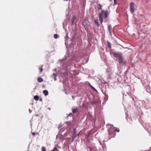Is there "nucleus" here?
Masks as SVG:
<instances>
[{"label":"nucleus","instance_id":"nucleus-1","mask_svg":"<svg viewBox=\"0 0 151 151\" xmlns=\"http://www.w3.org/2000/svg\"><path fill=\"white\" fill-rule=\"evenodd\" d=\"M83 24L86 30L88 29L90 27V22L87 20L86 19H85L83 22Z\"/></svg>","mask_w":151,"mask_h":151},{"label":"nucleus","instance_id":"nucleus-2","mask_svg":"<svg viewBox=\"0 0 151 151\" xmlns=\"http://www.w3.org/2000/svg\"><path fill=\"white\" fill-rule=\"evenodd\" d=\"M109 14L107 10L104 11L102 10L101 13H100L99 16L101 15L102 17L104 19L107 18L108 15Z\"/></svg>","mask_w":151,"mask_h":151},{"label":"nucleus","instance_id":"nucleus-3","mask_svg":"<svg viewBox=\"0 0 151 151\" xmlns=\"http://www.w3.org/2000/svg\"><path fill=\"white\" fill-rule=\"evenodd\" d=\"M130 11L132 13H134L135 11L134 4L133 2H132L130 4Z\"/></svg>","mask_w":151,"mask_h":151},{"label":"nucleus","instance_id":"nucleus-4","mask_svg":"<svg viewBox=\"0 0 151 151\" xmlns=\"http://www.w3.org/2000/svg\"><path fill=\"white\" fill-rule=\"evenodd\" d=\"M112 53L114 57L118 58V59L122 56V54L119 53H118L113 52Z\"/></svg>","mask_w":151,"mask_h":151},{"label":"nucleus","instance_id":"nucleus-5","mask_svg":"<svg viewBox=\"0 0 151 151\" xmlns=\"http://www.w3.org/2000/svg\"><path fill=\"white\" fill-rule=\"evenodd\" d=\"M119 61V63L122 64V65H124L125 64V62L123 60V59L122 56L118 59Z\"/></svg>","mask_w":151,"mask_h":151},{"label":"nucleus","instance_id":"nucleus-6","mask_svg":"<svg viewBox=\"0 0 151 151\" xmlns=\"http://www.w3.org/2000/svg\"><path fill=\"white\" fill-rule=\"evenodd\" d=\"M87 83L89 85V86H90L91 88H92V89H93V90L95 91H97V90L94 87H93L91 84L90 83L88 82H87Z\"/></svg>","mask_w":151,"mask_h":151},{"label":"nucleus","instance_id":"nucleus-7","mask_svg":"<svg viewBox=\"0 0 151 151\" xmlns=\"http://www.w3.org/2000/svg\"><path fill=\"white\" fill-rule=\"evenodd\" d=\"M108 29L109 32V33L110 35L112 34L111 29L112 27L111 25H109L108 26Z\"/></svg>","mask_w":151,"mask_h":151},{"label":"nucleus","instance_id":"nucleus-8","mask_svg":"<svg viewBox=\"0 0 151 151\" xmlns=\"http://www.w3.org/2000/svg\"><path fill=\"white\" fill-rule=\"evenodd\" d=\"M76 19V17L75 16H73L72 19V23L71 24L73 25L74 22V21Z\"/></svg>","mask_w":151,"mask_h":151},{"label":"nucleus","instance_id":"nucleus-9","mask_svg":"<svg viewBox=\"0 0 151 151\" xmlns=\"http://www.w3.org/2000/svg\"><path fill=\"white\" fill-rule=\"evenodd\" d=\"M43 93L45 96H47L48 94V91L46 90H44Z\"/></svg>","mask_w":151,"mask_h":151},{"label":"nucleus","instance_id":"nucleus-10","mask_svg":"<svg viewBox=\"0 0 151 151\" xmlns=\"http://www.w3.org/2000/svg\"><path fill=\"white\" fill-rule=\"evenodd\" d=\"M107 43L108 44V47L109 48H111V44L110 42L108 41H107Z\"/></svg>","mask_w":151,"mask_h":151},{"label":"nucleus","instance_id":"nucleus-11","mask_svg":"<svg viewBox=\"0 0 151 151\" xmlns=\"http://www.w3.org/2000/svg\"><path fill=\"white\" fill-rule=\"evenodd\" d=\"M38 81L39 82H41L43 81V79L41 78H39L38 79Z\"/></svg>","mask_w":151,"mask_h":151},{"label":"nucleus","instance_id":"nucleus-12","mask_svg":"<svg viewBox=\"0 0 151 151\" xmlns=\"http://www.w3.org/2000/svg\"><path fill=\"white\" fill-rule=\"evenodd\" d=\"M34 99L35 100L37 101L39 99V97L37 95H36L34 96Z\"/></svg>","mask_w":151,"mask_h":151},{"label":"nucleus","instance_id":"nucleus-13","mask_svg":"<svg viewBox=\"0 0 151 151\" xmlns=\"http://www.w3.org/2000/svg\"><path fill=\"white\" fill-rule=\"evenodd\" d=\"M101 15L99 16V18L100 19V22L101 23H102L103 22V18L102 17Z\"/></svg>","mask_w":151,"mask_h":151},{"label":"nucleus","instance_id":"nucleus-14","mask_svg":"<svg viewBox=\"0 0 151 151\" xmlns=\"http://www.w3.org/2000/svg\"><path fill=\"white\" fill-rule=\"evenodd\" d=\"M75 130H76V129L75 128H73V131H74V133L73 134V136H72V137L74 139L75 138V137H76V135H75Z\"/></svg>","mask_w":151,"mask_h":151},{"label":"nucleus","instance_id":"nucleus-15","mask_svg":"<svg viewBox=\"0 0 151 151\" xmlns=\"http://www.w3.org/2000/svg\"><path fill=\"white\" fill-rule=\"evenodd\" d=\"M95 24H96L98 26H99V24L98 23L97 19H96L95 20Z\"/></svg>","mask_w":151,"mask_h":151},{"label":"nucleus","instance_id":"nucleus-16","mask_svg":"<svg viewBox=\"0 0 151 151\" xmlns=\"http://www.w3.org/2000/svg\"><path fill=\"white\" fill-rule=\"evenodd\" d=\"M102 5H101L100 4H99V6L97 7V8L98 9H102Z\"/></svg>","mask_w":151,"mask_h":151},{"label":"nucleus","instance_id":"nucleus-17","mask_svg":"<svg viewBox=\"0 0 151 151\" xmlns=\"http://www.w3.org/2000/svg\"><path fill=\"white\" fill-rule=\"evenodd\" d=\"M115 128L113 127V129H115ZM114 132H119V130L118 128H116L114 130Z\"/></svg>","mask_w":151,"mask_h":151},{"label":"nucleus","instance_id":"nucleus-18","mask_svg":"<svg viewBox=\"0 0 151 151\" xmlns=\"http://www.w3.org/2000/svg\"><path fill=\"white\" fill-rule=\"evenodd\" d=\"M68 36L66 35L65 37V44L66 45V43H67V42H66V41L67 40V39H68Z\"/></svg>","mask_w":151,"mask_h":151},{"label":"nucleus","instance_id":"nucleus-19","mask_svg":"<svg viewBox=\"0 0 151 151\" xmlns=\"http://www.w3.org/2000/svg\"><path fill=\"white\" fill-rule=\"evenodd\" d=\"M54 37L55 39H57L59 37V36L57 34H55L54 35Z\"/></svg>","mask_w":151,"mask_h":151},{"label":"nucleus","instance_id":"nucleus-20","mask_svg":"<svg viewBox=\"0 0 151 151\" xmlns=\"http://www.w3.org/2000/svg\"><path fill=\"white\" fill-rule=\"evenodd\" d=\"M66 60V58H63V59L59 60V61H61V62H63V61L65 60Z\"/></svg>","mask_w":151,"mask_h":151},{"label":"nucleus","instance_id":"nucleus-21","mask_svg":"<svg viewBox=\"0 0 151 151\" xmlns=\"http://www.w3.org/2000/svg\"><path fill=\"white\" fill-rule=\"evenodd\" d=\"M42 151H46V148L45 147H42Z\"/></svg>","mask_w":151,"mask_h":151},{"label":"nucleus","instance_id":"nucleus-22","mask_svg":"<svg viewBox=\"0 0 151 151\" xmlns=\"http://www.w3.org/2000/svg\"><path fill=\"white\" fill-rule=\"evenodd\" d=\"M39 68L40 70V72H42L43 70V69L42 68L40 67H39Z\"/></svg>","mask_w":151,"mask_h":151},{"label":"nucleus","instance_id":"nucleus-23","mask_svg":"<svg viewBox=\"0 0 151 151\" xmlns=\"http://www.w3.org/2000/svg\"><path fill=\"white\" fill-rule=\"evenodd\" d=\"M72 111H73V113H76V111L75 109H73Z\"/></svg>","mask_w":151,"mask_h":151},{"label":"nucleus","instance_id":"nucleus-24","mask_svg":"<svg viewBox=\"0 0 151 151\" xmlns=\"http://www.w3.org/2000/svg\"><path fill=\"white\" fill-rule=\"evenodd\" d=\"M53 151H58L57 149L55 148H54Z\"/></svg>","mask_w":151,"mask_h":151},{"label":"nucleus","instance_id":"nucleus-25","mask_svg":"<svg viewBox=\"0 0 151 151\" xmlns=\"http://www.w3.org/2000/svg\"><path fill=\"white\" fill-rule=\"evenodd\" d=\"M114 5L116 4V0H114Z\"/></svg>","mask_w":151,"mask_h":151},{"label":"nucleus","instance_id":"nucleus-26","mask_svg":"<svg viewBox=\"0 0 151 151\" xmlns=\"http://www.w3.org/2000/svg\"><path fill=\"white\" fill-rule=\"evenodd\" d=\"M32 134L34 136L35 135V132H33Z\"/></svg>","mask_w":151,"mask_h":151},{"label":"nucleus","instance_id":"nucleus-27","mask_svg":"<svg viewBox=\"0 0 151 151\" xmlns=\"http://www.w3.org/2000/svg\"><path fill=\"white\" fill-rule=\"evenodd\" d=\"M39 100L40 101H42V99H40Z\"/></svg>","mask_w":151,"mask_h":151},{"label":"nucleus","instance_id":"nucleus-28","mask_svg":"<svg viewBox=\"0 0 151 151\" xmlns=\"http://www.w3.org/2000/svg\"><path fill=\"white\" fill-rule=\"evenodd\" d=\"M54 80H55V81L56 80V78L55 76V77Z\"/></svg>","mask_w":151,"mask_h":151},{"label":"nucleus","instance_id":"nucleus-29","mask_svg":"<svg viewBox=\"0 0 151 151\" xmlns=\"http://www.w3.org/2000/svg\"><path fill=\"white\" fill-rule=\"evenodd\" d=\"M106 96L108 98V96L106 94H105Z\"/></svg>","mask_w":151,"mask_h":151},{"label":"nucleus","instance_id":"nucleus-30","mask_svg":"<svg viewBox=\"0 0 151 151\" xmlns=\"http://www.w3.org/2000/svg\"><path fill=\"white\" fill-rule=\"evenodd\" d=\"M53 75L55 77V73H53Z\"/></svg>","mask_w":151,"mask_h":151},{"label":"nucleus","instance_id":"nucleus-31","mask_svg":"<svg viewBox=\"0 0 151 151\" xmlns=\"http://www.w3.org/2000/svg\"><path fill=\"white\" fill-rule=\"evenodd\" d=\"M109 125H110L112 126V127L113 126V125H110L109 124Z\"/></svg>","mask_w":151,"mask_h":151}]
</instances>
